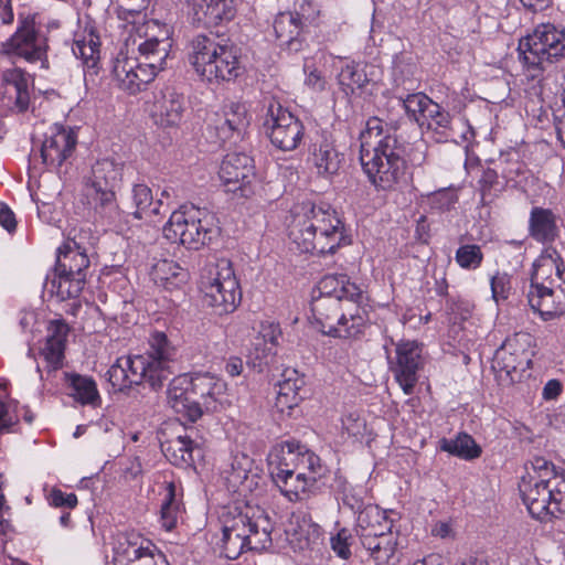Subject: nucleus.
Returning a JSON list of instances; mask_svg holds the SVG:
<instances>
[{
    "mask_svg": "<svg viewBox=\"0 0 565 565\" xmlns=\"http://www.w3.org/2000/svg\"><path fill=\"white\" fill-rule=\"evenodd\" d=\"M319 296H334L351 305H364L367 301L365 292L350 280L347 275H327L318 284Z\"/></svg>",
    "mask_w": 565,
    "mask_h": 565,
    "instance_id": "nucleus-31",
    "label": "nucleus"
},
{
    "mask_svg": "<svg viewBox=\"0 0 565 565\" xmlns=\"http://www.w3.org/2000/svg\"><path fill=\"white\" fill-rule=\"evenodd\" d=\"M220 231L215 216L195 206H183L174 211L163 226V235L168 241L193 250L210 245L220 236Z\"/></svg>",
    "mask_w": 565,
    "mask_h": 565,
    "instance_id": "nucleus-8",
    "label": "nucleus"
},
{
    "mask_svg": "<svg viewBox=\"0 0 565 565\" xmlns=\"http://www.w3.org/2000/svg\"><path fill=\"white\" fill-rule=\"evenodd\" d=\"M263 128L270 142L282 151L297 149L305 137L302 121L274 99L268 104Z\"/></svg>",
    "mask_w": 565,
    "mask_h": 565,
    "instance_id": "nucleus-11",
    "label": "nucleus"
},
{
    "mask_svg": "<svg viewBox=\"0 0 565 565\" xmlns=\"http://www.w3.org/2000/svg\"><path fill=\"white\" fill-rule=\"evenodd\" d=\"M137 58L129 57L124 53H119L113 67L114 78L120 89L130 95H135L142 90L137 72Z\"/></svg>",
    "mask_w": 565,
    "mask_h": 565,
    "instance_id": "nucleus-40",
    "label": "nucleus"
},
{
    "mask_svg": "<svg viewBox=\"0 0 565 565\" xmlns=\"http://www.w3.org/2000/svg\"><path fill=\"white\" fill-rule=\"evenodd\" d=\"M122 167L110 159L97 161L92 168L84 195L95 214L109 224L120 220L115 189L121 179Z\"/></svg>",
    "mask_w": 565,
    "mask_h": 565,
    "instance_id": "nucleus-10",
    "label": "nucleus"
},
{
    "mask_svg": "<svg viewBox=\"0 0 565 565\" xmlns=\"http://www.w3.org/2000/svg\"><path fill=\"white\" fill-rule=\"evenodd\" d=\"M2 53L22 57L31 63L42 61L46 54L45 39L36 31L33 21L24 19L14 34L3 43Z\"/></svg>",
    "mask_w": 565,
    "mask_h": 565,
    "instance_id": "nucleus-16",
    "label": "nucleus"
},
{
    "mask_svg": "<svg viewBox=\"0 0 565 565\" xmlns=\"http://www.w3.org/2000/svg\"><path fill=\"white\" fill-rule=\"evenodd\" d=\"M274 482L280 492L290 501L298 502L309 497L310 489L323 472H306L292 470H270Z\"/></svg>",
    "mask_w": 565,
    "mask_h": 565,
    "instance_id": "nucleus-24",
    "label": "nucleus"
},
{
    "mask_svg": "<svg viewBox=\"0 0 565 565\" xmlns=\"http://www.w3.org/2000/svg\"><path fill=\"white\" fill-rule=\"evenodd\" d=\"M213 129L221 145L236 143L242 140L247 127L249 116L247 108L242 103L231 102L225 104L220 114L215 115Z\"/></svg>",
    "mask_w": 565,
    "mask_h": 565,
    "instance_id": "nucleus-18",
    "label": "nucleus"
},
{
    "mask_svg": "<svg viewBox=\"0 0 565 565\" xmlns=\"http://www.w3.org/2000/svg\"><path fill=\"white\" fill-rule=\"evenodd\" d=\"M281 338V329L279 324L266 323L262 324L258 337L253 342L254 354L259 360V365L268 363L267 358L276 354V347Z\"/></svg>",
    "mask_w": 565,
    "mask_h": 565,
    "instance_id": "nucleus-43",
    "label": "nucleus"
},
{
    "mask_svg": "<svg viewBox=\"0 0 565 565\" xmlns=\"http://www.w3.org/2000/svg\"><path fill=\"white\" fill-rule=\"evenodd\" d=\"M148 342L149 349L143 355L151 356V360H153L151 363L158 372L163 375V379L168 381L172 374L170 363L177 355L175 347L162 331H153L150 334Z\"/></svg>",
    "mask_w": 565,
    "mask_h": 565,
    "instance_id": "nucleus-35",
    "label": "nucleus"
},
{
    "mask_svg": "<svg viewBox=\"0 0 565 565\" xmlns=\"http://www.w3.org/2000/svg\"><path fill=\"white\" fill-rule=\"evenodd\" d=\"M529 233L536 242L546 244L554 242L558 235L557 217L550 209L534 206L529 218Z\"/></svg>",
    "mask_w": 565,
    "mask_h": 565,
    "instance_id": "nucleus-36",
    "label": "nucleus"
},
{
    "mask_svg": "<svg viewBox=\"0 0 565 565\" xmlns=\"http://www.w3.org/2000/svg\"><path fill=\"white\" fill-rule=\"evenodd\" d=\"M100 42L98 35L90 31L87 35L78 38L74 41L72 51L74 55L83 61L88 68L97 65L99 60Z\"/></svg>",
    "mask_w": 565,
    "mask_h": 565,
    "instance_id": "nucleus-48",
    "label": "nucleus"
},
{
    "mask_svg": "<svg viewBox=\"0 0 565 565\" xmlns=\"http://www.w3.org/2000/svg\"><path fill=\"white\" fill-rule=\"evenodd\" d=\"M311 160L318 174L333 175L338 173L343 157L335 149L332 141L323 138L319 143L313 145Z\"/></svg>",
    "mask_w": 565,
    "mask_h": 565,
    "instance_id": "nucleus-39",
    "label": "nucleus"
},
{
    "mask_svg": "<svg viewBox=\"0 0 565 565\" xmlns=\"http://www.w3.org/2000/svg\"><path fill=\"white\" fill-rule=\"evenodd\" d=\"M181 514V502L177 498V488L173 482L166 486V495L160 510V522L167 531L177 526Z\"/></svg>",
    "mask_w": 565,
    "mask_h": 565,
    "instance_id": "nucleus-49",
    "label": "nucleus"
},
{
    "mask_svg": "<svg viewBox=\"0 0 565 565\" xmlns=\"http://www.w3.org/2000/svg\"><path fill=\"white\" fill-rule=\"evenodd\" d=\"M497 168L500 170L501 179L505 188L522 189L529 184L532 172L527 164L521 160V156L516 150H510L501 153L497 160Z\"/></svg>",
    "mask_w": 565,
    "mask_h": 565,
    "instance_id": "nucleus-33",
    "label": "nucleus"
},
{
    "mask_svg": "<svg viewBox=\"0 0 565 565\" xmlns=\"http://www.w3.org/2000/svg\"><path fill=\"white\" fill-rule=\"evenodd\" d=\"M134 70L137 72L142 89H145L146 86L154 79L158 72L163 70V66L152 61L140 62L137 60V67H134Z\"/></svg>",
    "mask_w": 565,
    "mask_h": 565,
    "instance_id": "nucleus-61",
    "label": "nucleus"
},
{
    "mask_svg": "<svg viewBox=\"0 0 565 565\" xmlns=\"http://www.w3.org/2000/svg\"><path fill=\"white\" fill-rule=\"evenodd\" d=\"M520 492L529 513L537 520L557 518L565 513V509L558 511L555 504L556 492L531 481H521Z\"/></svg>",
    "mask_w": 565,
    "mask_h": 565,
    "instance_id": "nucleus-22",
    "label": "nucleus"
},
{
    "mask_svg": "<svg viewBox=\"0 0 565 565\" xmlns=\"http://www.w3.org/2000/svg\"><path fill=\"white\" fill-rule=\"evenodd\" d=\"M360 162L379 191H393L406 182L407 143L379 117L367 119L360 134Z\"/></svg>",
    "mask_w": 565,
    "mask_h": 565,
    "instance_id": "nucleus-1",
    "label": "nucleus"
},
{
    "mask_svg": "<svg viewBox=\"0 0 565 565\" xmlns=\"http://www.w3.org/2000/svg\"><path fill=\"white\" fill-rule=\"evenodd\" d=\"M65 383L71 390L70 396L82 405L98 407L102 404V397L97 390L96 382L86 375L77 373H65Z\"/></svg>",
    "mask_w": 565,
    "mask_h": 565,
    "instance_id": "nucleus-38",
    "label": "nucleus"
},
{
    "mask_svg": "<svg viewBox=\"0 0 565 565\" xmlns=\"http://www.w3.org/2000/svg\"><path fill=\"white\" fill-rule=\"evenodd\" d=\"M106 376L114 390L124 391L131 386L125 366L120 363V358L109 367Z\"/></svg>",
    "mask_w": 565,
    "mask_h": 565,
    "instance_id": "nucleus-60",
    "label": "nucleus"
},
{
    "mask_svg": "<svg viewBox=\"0 0 565 565\" xmlns=\"http://www.w3.org/2000/svg\"><path fill=\"white\" fill-rule=\"evenodd\" d=\"M396 382L406 395H411L418 382V371L424 365L422 344L403 340L396 343L395 361H390Z\"/></svg>",
    "mask_w": 565,
    "mask_h": 565,
    "instance_id": "nucleus-14",
    "label": "nucleus"
},
{
    "mask_svg": "<svg viewBox=\"0 0 565 565\" xmlns=\"http://www.w3.org/2000/svg\"><path fill=\"white\" fill-rule=\"evenodd\" d=\"M268 465L270 470L323 472L319 456L296 439L276 445L268 455Z\"/></svg>",
    "mask_w": 565,
    "mask_h": 565,
    "instance_id": "nucleus-13",
    "label": "nucleus"
},
{
    "mask_svg": "<svg viewBox=\"0 0 565 565\" xmlns=\"http://www.w3.org/2000/svg\"><path fill=\"white\" fill-rule=\"evenodd\" d=\"M289 237L301 253L334 254L348 245L344 224L329 206L302 203L295 209Z\"/></svg>",
    "mask_w": 565,
    "mask_h": 565,
    "instance_id": "nucleus-2",
    "label": "nucleus"
},
{
    "mask_svg": "<svg viewBox=\"0 0 565 565\" xmlns=\"http://www.w3.org/2000/svg\"><path fill=\"white\" fill-rule=\"evenodd\" d=\"M252 467L253 460L248 456H235L226 475L228 488L233 491H252L257 486L256 479L258 478Z\"/></svg>",
    "mask_w": 565,
    "mask_h": 565,
    "instance_id": "nucleus-37",
    "label": "nucleus"
},
{
    "mask_svg": "<svg viewBox=\"0 0 565 565\" xmlns=\"http://www.w3.org/2000/svg\"><path fill=\"white\" fill-rule=\"evenodd\" d=\"M394 529L393 521L377 505L367 504L355 520L354 532L361 545L374 542L375 536Z\"/></svg>",
    "mask_w": 565,
    "mask_h": 565,
    "instance_id": "nucleus-26",
    "label": "nucleus"
},
{
    "mask_svg": "<svg viewBox=\"0 0 565 565\" xmlns=\"http://www.w3.org/2000/svg\"><path fill=\"white\" fill-rule=\"evenodd\" d=\"M188 61L198 76L210 84L232 82L244 73L241 50L207 34H198L189 42Z\"/></svg>",
    "mask_w": 565,
    "mask_h": 565,
    "instance_id": "nucleus-4",
    "label": "nucleus"
},
{
    "mask_svg": "<svg viewBox=\"0 0 565 565\" xmlns=\"http://www.w3.org/2000/svg\"><path fill=\"white\" fill-rule=\"evenodd\" d=\"M68 333L70 327L63 319L53 320L50 321L47 326L46 339L55 342H62L66 345Z\"/></svg>",
    "mask_w": 565,
    "mask_h": 565,
    "instance_id": "nucleus-63",
    "label": "nucleus"
},
{
    "mask_svg": "<svg viewBox=\"0 0 565 565\" xmlns=\"http://www.w3.org/2000/svg\"><path fill=\"white\" fill-rule=\"evenodd\" d=\"M274 524L259 507L245 505L230 510L223 518V554L237 559L246 551L262 552L273 545Z\"/></svg>",
    "mask_w": 565,
    "mask_h": 565,
    "instance_id": "nucleus-3",
    "label": "nucleus"
},
{
    "mask_svg": "<svg viewBox=\"0 0 565 565\" xmlns=\"http://www.w3.org/2000/svg\"><path fill=\"white\" fill-rule=\"evenodd\" d=\"M218 174L228 186V191H239L242 196H247V185L255 178L253 159L246 153H227L221 163Z\"/></svg>",
    "mask_w": 565,
    "mask_h": 565,
    "instance_id": "nucleus-21",
    "label": "nucleus"
},
{
    "mask_svg": "<svg viewBox=\"0 0 565 565\" xmlns=\"http://www.w3.org/2000/svg\"><path fill=\"white\" fill-rule=\"evenodd\" d=\"M482 198H486L492 190L501 191L505 188L500 175L499 168L482 169L481 177L478 181Z\"/></svg>",
    "mask_w": 565,
    "mask_h": 565,
    "instance_id": "nucleus-55",
    "label": "nucleus"
},
{
    "mask_svg": "<svg viewBox=\"0 0 565 565\" xmlns=\"http://www.w3.org/2000/svg\"><path fill=\"white\" fill-rule=\"evenodd\" d=\"M157 552V547L147 542V545H140L139 547H132L128 551V565H169L166 557L160 552Z\"/></svg>",
    "mask_w": 565,
    "mask_h": 565,
    "instance_id": "nucleus-51",
    "label": "nucleus"
},
{
    "mask_svg": "<svg viewBox=\"0 0 565 565\" xmlns=\"http://www.w3.org/2000/svg\"><path fill=\"white\" fill-rule=\"evenodd\" d=\"M522 481H531L556 492L555 504L558 511L565 509V472L556 470L555 466L543 457L531 461V470L526 468Z\"/></svg>",
    "mask_w": 565,
    "mask_h": 565,
    "instance_id": "nucleus-23",
    "label": "nucleus"
},
{
    "mask_svg": "<svg viewBox=\"0 0 565 565\" xmlns=\"http://www.w3.org/2000/svg\"><path fill=\"white\" fill-rule=\"evenodd\" d=\"M559 279L557 284H541L539 287H530L527 291L530 307L545 321L565 312V276Z\"/></svg>",
    "mask_w": 565,
    "mask_h": 565,
    "instance_id": "nucleus-19",
    "label": "nucleus"
},
{
    "mask_svg": "<svg viewBox=\"0 0 565 565\" xmlns=\"http://www.w3.org/2000/svg\"><path fill=\"white\" fill-rule=\"evenodd\" d=\"M188 14L196 25L217 26L234 20L236 0H184Z\"/></svg>",
    "mask_w": 565,
    "mask_h": 565,
    "instance_id": "nucleus-17",
    "label": "nucleus"
},
{
    "mask_svg": "<svg viewBox=\"0 0 565 565\" xmlns=\"http://www.w3.org/2000/svg\"><path fill=\"white\" fill-rule=\"evenodd\" d=\"M339 85L345 95L362 89L369 82L364 68L360 64L350 63L341 68L338 75Z\"/></svg>",
    "mask_w": 565,
    "mask_h": 565,
    "instance_id": "nucleus-50",
    "label": "nucleus"
},
{
    "mask_svg": "<svg viewBox=\"0 0 565 565\" xmlns=\"http://www.w3.org/2000/svg\"><path fill=\"white\" fill-rule=\"evenodd\" d=\"M334 296H313L311 312L319 331L329 337L352 339L363 334L367 313L363 305L343 308Z\"/></svg>",
    "mask_w": 565,
    "mask_h": 565,
    "instance_id": "nucleus-6",
    "label": "nucleus"
},
{
    "mask_svg": "<svg viewBox=\"0 0 565 565\" xmlns=\"http://www.w3.org/2000/svg\"><path fill=\"white\" fill-rule=\"evenodd\" d=\"M455 259L462 269L475 270L481 266L483 253L479 245L466 244L456 250Z\"/></svg>",
    "mask_w": 565,
    "mask_h": 565,
    "instance_id": "nucleus-52",
    "label": "nucleus"
},
{
    "mask_svg": "<svg viewBox=\"0 0 565 565\" xmlns=\"http://www.w3.org/2000/svg\"><path fill=\"white\" fill-rule=\"evenodd\" d=\"M49 502L55 508L74 509L77 505V497L75 493H65L54 488L49 495Z\"/></svg>",
    "mask_w": 565,
    "mask_h": 565,
    "instance_id": "nucleus-64",
    "label": "nucleus"
},
{
    "mask_svg": "<svg viewBox=\"0 0 565 565\" xmlns=\"http://www.w3.org/2000/svg\"><path fill=\"white\" fill-rule=\"evenodd\" d=\"M185 110V100L182 94L173 87H164L154 95L151 115L154 121L162 127H173L181 122Z\"/></svg>",
    "mask_w": 565,
    "mask_h": 565,
    "instance_id": "nucleus-25",
    "label": "nucleus"
},
{
    "mask_svg": "<svg viewBox=\"0 0 565 565\" xmlns=\"http://www.w3.org/2000/svg\"><path fill=\"white\" fill-rule=\"evenodd\" d=\"M352 539L351 532L347 527H342L338 531V533L330 539V545L332 551L342 559H349L352 555L351 553V543Z\"/></svg>",
    "mask_w": 565,
    "mask_h": 565,
    "instance_id": "nucleus-59",
    "label": "nucleus"
},
{
    "mask_svg": "<svg viewBox=\"0 0 565 565\" xmlns=\"http://www.w3.org/2000/svg\"><path fill=\"white\" fill-rule=\"evenodd\" d=\"M565 276V264L559 253L553 246L545 247L533 264L530 287H539L561 281Z\"/></svg>",
    "mask_w": 565,
    "mask_h": 565,
    "instance_id": "nucleus-30",
    "label": "nucleus"
},
{
    "mask_svg": "<svg viewBox=\"0 0 565 565\" xmlns=\"http://www.w3.org/2000/svg\"><path fill=\"white\" fill-rule=\"evenodd\" d=\"M76 145L77 136L72 128L54 125L41 146L43 163L54 168L61 167L73 154Z\"/></svg>",
    "mask_w": 565,
    "mask_h": 565,
    "instance_id": "nucleus-20",
    "label": "nucleus"
},
{
    "mask_svg": "<svg viewBox=\"0 0 565 565\" xmlns=\"http://www.w3.org/2000/svg\"><path fill=\"white\" fill-rule=\"evenodd\" d=\"M394 529L393 521L377 505L367 504L355 520L354 532L361 545L374 542L375 536Z\"/></svg>",
    "mask_w": 565,
    "mask_h": 565,
    "instance_id": "nucleus-27",
    "label": "nucleus"
},
{
    "mask_svg": "<svg viewBox=\"0 0 565 565\" xmlns=\"http://www.w3.org/2000/svg\"><path fill=\"white\" fill-rule=\"evenodd\" d=\"M398 537V531L390 530L388 532L375 536L374 542L362 546L367 551L369 556L376 565H385L390 564L396 554Z\"/></svg>",
    "mask_w": 565,
    "mask_h": 565,
    "instance_id": "nucleus-42",
    "label": "nucleus"
},
{
    "mask_svg": "<svg viewBox=\"0 0 565 565\" xmlns=\"http://www.w3.org/2000/svg\"><path fill=\"white\" fill-rule=\"evenodd\" d=\"M439 448L443 451L465 460H472L481 455V448L476 444L475 439L466 433H460L454 439L441 438L439 440Z\"/></svg>",
    "mask_w": 565,
    "mask_h": 565,
    "instance_id": "nucleus-45",
    "label": "nucleus"
},
{
    "mask_svg": "<svg viewBox=\"0 0 565 565\" xmlns=\"http://www.w3.org/2000/svg\"><path fill=\"white\" fill-rule=\"evenodd\" d=\"M2 82L3 97L8 99V105L13 104L19 113L25 111L30 104L28 74L18 67L7 70L2 74Z\"/></svg>",
    "mask_w": 565,
    "mask_h": 565,
    "instance_id": "nucleus-34",
    "label": "nucleus"
},
{
    "mask_svg": "<svg viewBox=\"0 0 565 565\" xmlns=\"http://www.w3.org/2000/svg\"><path fill=\"white\" fill-rule=\"evenodd\" d=\"M199 289L204 305L220 316L233 312L242 299L233 264L227 258L210 262L202 268Z\"/></svg>",
    "mask_w": 565,
    "mask_h": 565,
    "instance_id": "nucleus-7",
    "label": "nucleus"
},
{
    "mask_svg": "<svg viewBox=\"0 0 565 565\" xmlns=\"http://www.w3.org/2000/svg\"><path fill=\"white\" fill-rule=\"evenodd\" d=\"M284 380L278 383L279 395H287V397L299 395V391L302 388L305 381L298 376L296 370H286L282 374Z\"/></svg>",
    "mask_w": 565,
    "mask_h": 565,
    "instance_id": "nucleus-58",
    "label": "nucleus"
},
{
    "mask_svg": "<svg viewBox=\"0 0 565 565\" xmlns=\"http://www.w3.org/2000/svg\"><path fill=\"white\" fill-rule=\"evenodd\" d=\"M192 393L201 401V407L206 412H217L223 405L226 384L209 373L196 374L188 380Z\"/></svg>",
    "mask_w": 565,
    "mask_h": 565,
    "instance_id": "nucleus-29",
    "label": "nucleus"
},
{
    "mask_svg": "<svg viewBox=\"0 0 565 565\" xmlns=\"http://www.w3.org/2000/svg\"><path fill=\"white\" fill-rule=\"evenodd\" d=\"M194 441L188 435L178 436L163 445L164 456L177 466L190 465L194 461Z\"/></svg>",
    "mask_w": 565,
    "mask_h": 565,
    "instance_id": "nucleus-47",
    "label": "nucleus"
},
{
    "mask_svg": "<svg viewBox=\"0 0 565 565\" xmlns=\"http://www.w3.org/2000/svg\"><path fill=\"white\" fill-rule=\"evenodd\" d=\"M310 2H303L295 12H280L275 17L274 31L281 47L297 53L303 49L307 28L315 21L318 12L310 13Z\"/></svg>",
    "mask_w": 565,
    "mask_h": 565,
    "instance_id": "nucleus-12",
    "label": "nucleus"
},
{
    "mask_svg": "<svg viewBox=\"0 0 565 565\" xmlns=\"http://www.w3.org/2000/svg\"><path fill=\"white\" fill-rule=\"evenodd\" d=\"M140 56L147 62H154L163 66L168 55L167 49L157 38H151L138 45Z\"/></svg>",
    "mask_w": 565,
    "mask_h": 565,
    "instance_id": "nucleus-54",
    "label": "nucleus"
},
{
    "mask_svg": "<svg viewBox=\"0 0 565 565\" xmlns=\"http://www.w3.org/2000/svg\"><path fill=\"white\" fill-rule=\"evenodd\" d=\"M531 362L530 352L521 342L520 334H514L507 338L501 347L495 350L492 369L499 373L500 377L504 373L510 382H516Z\"/></svg>",
    "mask_w": 565,
    "mask_h": 565,
    "instance_id": "nucleus-15",
    "label": "nucleus"
},
{
    "mask_svg": "<svg viewBox=\"0 0 565 565\" xmlns=\"http://www.w3.org/2000/svg\"><path fill=\"white\" fill-rule=\"evenodd\" d=\"M491 291L493 299L498 302L509 296L510 279L505 274H497L491 278Z\"/></svg>",
    "mask_w": 565,
    "mask_h": 565,
    "instance_id": "nucleus-62",
    "label": "nucleus"
},
{
    "mask_svg": "<svg viewBox=\"0 0 565 565\" xmlns=\"http://www.w3.org/2000/svg\"><path fill=\"white\" fill-rule=\"evenodd\" d=\"M151 278L156 285L172 290L186 282L188 271L173 260L163 259L152 267Z\"/></svg>",
    "mask_w": 565,
    "mask_h": 565,
    "instance_id": "nucleus-41",
    "label": "nucleus"
},
{
    "mask_svg": "<svg viewBox=\"0 0 565 565\" xmlns=\"http://www.w3.org/2000/svg\"><path fill=\"white\" fill-rule=\"evenodd\" d=\"M152 361L151 356L143 354L120 358V363L125 366L131 385L147 382L151 388L158 390L166 380L151 363Z\"/></svg>",
    "mask_w": 565,
    "mask_h": 565,
    "instance_id": "nucleus-32",
    "label": "nucleus"
},
{
    "mask_svg": "<svg viewBox=\"0 0 565 565\" xmlns=\"http://www.w3.org/2000/svg\"><path fill=\"white\" fill-rule=\"evenodd\" d=\"M81 239V234L75 235L57 249L53 276L43 284L44 294L60 301L77 298L85 287L89 258Z\"/></svg>",
    "mask_w": 565,
    "mask_h": 565,
    "instance_id": "nucleus-5",
    "label": "nucleus"
},
{
    "mask_svg": "<svg viewBox=\"0 0 565 565\" xmlns=\"http://www.w3.org/2000/svg\"><path fill=\"white\" fill-rule=\"evenodd\" d=\"M132 200L136 206L132 215L136 218H146L150 222H156L153 217L159 214L162 202H153L150 188H148L146 184H136L132 188Z\"/></svg>",
    "mask_w": 565,
    "mask_h": 565,
    "instance_id": "nucleus-44",
    "label": "nucleus"
},
{
    "mask_svg": "<svg viewBox=\"0 0 565 565\" xmlns=\"http://www.w3.org/2000/svg\"><path fill=\"white\" fill-rule=\"evenodd\" d=\"M416 64L413 58L406 53H399L395 55L393 60L392 76L397 87H403L405 90H415L416 82L415 78Z\"/></svg>",
    "mask_w": 565,
    "mask_h": 565,
    "instance_id": "nucleus-46",
    "label": "nucleus"
},
{
    "mask_svg": "<svg viewBox=\"0 0 565 565\" xmlns=\"http://www.w3.org/2000/svg\"><path fill=\"white\" fill-rule=\"evenodd\" d=\"M520 60L531 79H540L547 67L565 51V32L551 23L536 26L532 34L520 40Z\"/></svg>",
    "mask_w": 565,
    "mask_h": 565,
    "instance_id": "nucleus-9",
    "label": "nucleus"
},
{
    "mask_svg": "<svg viewBox=\"0 0 565 565\" xmlns=\"http://www.w3.org/2000/svg\"><path fill=\"white\" fill-rule=\"evenodd\" d=\"M168 402L171 408L190 422L198 420L203 409L201 401L188 385L186 377H178L171 381L168 388Z\"/></svg>",
    "mask_w": 565,
    "mask_h": 565,
    "instance_id": "nucleus-28",
    "label": "nucleus"
},
{
    "mask_svg": "<svg viewBox=\"0 0 565 565\" xmlns=\"http://www.w3.org/2000/svg\"><path fill=\"white\" fill-rule=\"evenodd\" d=\"M65 348L66 345L62 342L46 339L44 347L41 349V355L52 370L62 367Z\"/></svg>",
    "mask_w": 565,
    "mask_h": 565,
    "instance_id": "nucleus-56",
    "label": "nucleus"
},
{
    "mask_svg": "<svg viewBox=\"0 0 565 565\" xmlns=\"http://www.w3.org/2000/svg\"><path fill=\"white\" fill-rule=\"evenodd\" d=\"M337 490L341 494V500L344 507L349 508L352 512L359 514L367 504L363 499L355 493L354 489L342 477L335 478Z\"/></svg>",
    "mask_w": 565,
    "mask_h": 565,
    "instance_id": "nucleus-53",
    "label": "nucleus"
},
{
    "mask_svg": "<svg viewBox=\"0 0 565 565\" xmlns=\"http://www.w3.org/2000/svg\"><path fill=\"white\" fill-rule=\"evenodd\" d=\"M401 98L406 113L419 122L430 98L423 93L408 94L405 98Z\"/></svg>",
    "mask_w": 565,
    "mask_h": 565,
    "instance_id": "nucleus-57",
    "label": "nucleus"
}]
</instances>
